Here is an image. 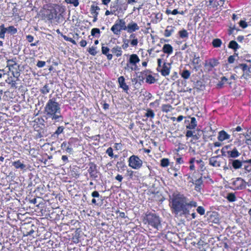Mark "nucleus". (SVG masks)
I'll return each instance as SVG.
<instances>
[{
    "label": "nucleus",
    "mask_w": 251,
    "mask_h": 251,
    "mask_svg": "<svg viewBox=\"0 0 251 251\" xmlns=\"http://www.w3.org/2000/svg\"><path fill=\"white\" fill-rule=\"evenodd\" d=\"M8 68L13 77L18 78L20 76L19 65H18L17 63H14L13 65H9Z\"/></svg>",
    "instance_id": "6e6552de"
},
{
    "label": "nucleus",
    "mask_w": 251,
    "mask_h": 251,
    "mask_svg": "<svg viewBox=\"0 0 251 251\" xmlns=\"http://www.w3.org/2000/svg\"><path fill=\"white\" fill-rule=\"evenodd\" d=\"M147 221L150 226L158 229L161 226L159 217L154 214L150 213L146 216Z\"/></svg>",
    "instance_id": "7ed1b4c3"
},
{
    "label": "nucleus",
    "mask_w": 251,
    "mask_h": 251,
    "mask_svg": "<svg viewBox=\"0 0 251 251\" xmlns=\"http://www.w3.org/2000/svg\"><path fill=\"white\" fill-rule=\"evenodd\" d=\"M7 67H9V65H13L14 63H16V62L15 61V60H14V59H12L8 60L7 61Z\"/></svg>",
    "instance_id": "e2e57ef3"
},
{
    "label": "nucleus",
    "mask_w": 251,
    "mask_h": 251,
    "mask_svg": "<svg viewBox=\"0 0 251 251\" xmlns=\"http://www.w3.org/2000/svg\"><path fill=\"white\" fill-rule=\"evenodd\" d=\"M7 32L11 34H15L17 32V29L14 26H10L6 28Z\"/></svg>",
    "instance_id": "4c0bfd02"
},
{
    "label": "nucleus",
    "mask_w": 251,
    "mask_h": 251,
    "mask_svg": "<svg viewBox=\"0 0 251 251\" xmlns=\"http://www.w3.org/2000/svg\"><path fill=\"white\" fill-rule=\"evenodd\" d=\"M109 49L107 47L102 46L101 51L102 54L106 55L108 60H110L112 59L113 55L112 54L108 53Z\"/></svg>",
    "instance_id": "b1692460"
},
{
    "label": "nucleus",
    "mask_w": 251,
    "mask_h": 251,
    "mask_svg": "<svg viewBox=\"0 0 251 251\" xmlns=\"http://www.w3.org/2000/svg\"><path fill=\"white\" fill-rule=\"evenodd\" d=\"M219 64L218 60L215 58H212L208 61H205L204 67H208L209 70L217 66Z\"/></svg>",
    "instance_id": "ddd939ff"
},
{
    "label": "nucleus",
    "mask_w": 251,
    "mask_h": 251,
    "mask_svg": "<svg viewBox=\"0 0 251 251\" xmlns=\"http://www.w3.org/2000/svg\"><path fill=\"white\" fill-rule=\"evenodd\" d=\"M218 156H213L209 158V164L211 166L215 167H219L221 166L220 162L217 160Z\"/></svg>",
    "instance_id": "aec40b11"
},
{
    "label": "nucleus",
    "mask_w": 251,
    "mask_h": 251,
    "mask_svg": "<svg viewBox=\"0 0 251 251\" xmlns=\"http://www.w3.org/2000/svg\"><path fill=\"white\" fill-rule=\"evenodd\" d=\"M230 136L225 131H220L218 133V139L220 141H223L225 140L229 139Z\"/></svg>",
    "instance_id": "6ab92c4d"
},
{
    "label": "nucleus",
    "mask_w": 251,
    "mask_h": 251,
    "mask_svg": "<svg viewBox=\"0 0 251 251\" xmlns=\"http://www.w3.org/2000/svg\"><path fill=\"white\" fill-rule=\"evenodd\" d=\"M232 164V166L235 169H240L243 165V160L241 161L238 159H229V163Z\"/></svg>",
    "instance_id": "4468645a"
},
{
    "label": "nucleus",
    "mask_w": 251,
    "mask_h": 251,
    "mask_svg": "<svg viewBox=\"0 0 251 251\" xmlns=\"http://www.w3.org/2000/svg\"><path fill=\"white\" fill-rule=\"evenodd\" d=\"M64 127L63 126H59L58 127L56 130L53 133L52 136L53 137H57L59 134L62 133L63 132L64 129Z\"/></svg>",
    "instance_id": "72a5a7b5"
},
{
    "label": "nucleus",
    "mask_w": 251,
    "mask_h": 251,
    "mask_svg": "<svg viewBox=\"0 0 251 251\" xmlns=\"http://www.w3.org/2000/svg\"><path fill=\"white\" fill-rule=\"evenodd\" d=\"M228 158H235L240 155V153L238 151L236 148H234L232 151H226Z\"/></svg>",
    "instance_id": "f3484780"
},
{
    "label": "nucleus",
    "mask_w": 251,
    "mask_h": 251,
    "mask_svg": "<svg viewBox=\"0 0 251 251\" xmlns=\"http://www.w3.org/2000/svg\"><path fill=\"white\" fill-rule=\"evenodd\" d=\"M170 205L173 213H179L184 215L190 214L189 209L197 206V202L189 200L184 195L179 193H174L170 197Z\"/></svg>",
    "instance_id": "f257e3e1"
},
{
    "label": "nucleus",
    "mask_w": 251,
    "mask_h": 251,
    "mask_svg": "<svg viewBox=\"0 0 251 251\" xmlns=\"http://www.w3.org/2000/svg\"><path fill=\"white\" fill-rule=\"evenodd\" d=\"M91 35L92 36H96V34H100V30L98 28H94L91 30Z\"/></svg>",
    "instance_id": "09e8293b"
},
{
    "label": "nucleus",
    "mask_w": 251,
    "mask_h": 251,
    "mask_svg": "<svg viewBox=\"0 0 251 251\" xmlns=\"http://www.w3.org/2000/svg\"><path fill=\"white\" fill-rule=\"evenodd\" d=\"M128 166L134 169H139L142 166L143 161L138 156L132 155L128 158Z\"/></svg>",
    "instance_id": "39448f33"
},
{
    "label": "nucleus",
    "mask_w": 251,
    "mask_h": 251,
    "mask_svg": "<svg viewBox=\"0 0 251 251\" xmlns=\"http://www.w3.org/2000/svg\"><path fill=\"white\" fill-rule=\"evenodd\" d=\"M0 38L1 39H4L5 37V33L7 32L6 28L4 27V25L3 24H2L0 26Z\"/></svg>",
    "instance_id": "f704fd0d"
},
{
    "label": "nucleus",
    "mask_w": 251,
    "mask_h": 251,
    "mask_svg": "<svg viewBox=\"0 0 251 251\" xmlns=\"http://www.w3.org/2000/svg\"><path fill=\"white\" fill-rule=\"evenodd\" d=\"M193 184L195 185V190L197 192H200L202 188L203 185V180L202 177L197 179L193 182Z\"/></svg>",
    "instance_id": "a211bd4d"
},
{
    "label": "nucleus",
    "mask_w": 251,
    "mask_h": 251,
    "mask_svg": "<svg viewBox=\"0 0 251 251\" xmlns=\"http://www.w3.org/2000/svg\"><path fill=\"white\" fill-rule=\"evenodd\" d=\"M181 75L183 78L188 79L190 76V72L187 70H185L182 72Z\"/></svg>",
    "instance_id": "79ce46f5"
},
{
    "label": "nucleus",
    "mask_w": 251,
    "mask_h": 251,
    "mask_svg": "<svg viewBox=\"0 0 251 251\" xmlns=\"http://www.w3.org/2000/svg\"><path fill=\"white\" fill-rule=\"evenodd\" d=\"M136 68L133 66H132L131 64H130L128 61H127V63L126 64V66L124 67V69L127 71H135L136 70Z\"/></svg>",
    "instance_id": "ea45409f"
},
{
    "label": "nucleus",
    "mask_w": 251,
    "mask_h": 251,
    "mask_svg": "<svg viewBox=\"0 0 251 251\" xmlns=\"http://www.w3.org/2000/svg\"><path fill=\"white\" fill-rule=\"evenodd\" d=\"M239 67L241 68L244 72H245L248 69V66L246 64H240Z\"/></svg>",
    "instance_id": "13d9d810"
},
{
    "label": "nucleus",
    "mask_w": 251,
    "mask_h": 251,
    "mask_svg": "<svg viewBox=\"0 0 251 251\" xmlns=\"http://www.w3.org/2000/svg\"><path fill=\"white\" fill-rule=\"evenodd\" d=\"M49 18L50 19H55L58 23L63 22L64 20L62 13L58 14L56 10H53V12L52 13L51 15H49Z\"/></svg>",
    "instance_id": "9d476101"
},
{
    "label": "nucleus",
    "mask_w": 251,
    "mask_h": 251,
    "mask_svg": "<svg viewBox=\"0 0 251 251\" xmlns=\"http://www.w3.org/2000/svg\"><path fill=\"white\" fill-rule=\"evenodd\" d=\"M138 39L137 38L136 39H133L131 42H130V44L132 46H136L138 44Z\"/></svg>",
    "instance_id": "680f3d73"
},
{
    "label": "nucleus",
    "mask_w": 251,
    "mask_h": 251,
    "mask_svg": "<svg viewBox=\"0 0 251 251\" xmlns=\"http://www.w3.org/2000/svg\"><path fill=\"white\" fill-rule=\"evenodd\" d=\"M195 133L194 131H193L192 130H188L187 132H186V136L187 137H193V136H194V133Z\"/></svg>",
    "instance_id": "4d7b16f0"
},
{
    "label": "nucleus",
    "mask_w": 251,
    "mask_h": 251,
    "mask_svg": "<svg viewBox=\"0 0 251 251\" xmlns=\"http://www.w3.org/2000/svg\"><path fill=\"white\" fill-rule=\"evenodd\" d=\"M171 64L169 63L165 62L163 64L162 68L159 70L163 76H166L169 75L170 72Z\"/></svg>",
    "instance_id": "f8f14e48"
},
{
    "label": "nucleus",
    "mask_w": 251,
    "mask_h": 251,
    "mask_svg": "<svg viewBox=\"0 0 251 251\" xmlns=\"http://www.w3.org/2000/svg\"><path fill=\"white\" fill-rule=\"evenodd\" d=\"M128 61L130 64L137 68V63L140 62V59L137 54H132L129 56Z\"/></svg>",
    "instance_id": "2eb2a0df"
},
{
    "label": "nucleus",
    "mask_w": 251,
    "mask_h": 251,
    "mask_svg": "<svg viewBox=\"0 0 251 251\" xmlns=\"http://www.w3.org/2000/svg\"><path fill=\"white\" fill-rule=\"evenodd\" d=\"M197 211L201 215H203L205 213V209H204V208L202 206H198L197 207Z\"/></svg>",
    "instance_id": "de8ad7c7"
},
{
    "label": "nucleus",
    "mask_w": 251,
    "mask_h": 251,
    "mask_svg": "<svg viewBox=\"0 0 251 251\" xmlns=\"http://www.w3.org/2000/svg\"><path fill=\"white\" fill-rule=\"evenodd\" d=\"M232 185L234 187V189L236 190H242L246 188V182L241 177H238L232 183Z\"/></svg>",
    "instance_id": "423d86ee"
},
{
    "label": "nucleus",
    "mask_w": 251,
    "mask_h": 251,
    "mask_svg": "<svg viewBox=\"0 0 251 251\" xmlns=\"http://www.w3.org/2000/svg\"><path fill=\"white\" fill-rule=\"evenodd\" d=\"M61 159L63 161V165H65L67 163L69 162L68 158L67 155H62L61 157Z\"/></svg>",
    "instance_id": "6e6d98bb"
},
{
    "label": "nucleus",
    "mask_w": 251,
    "mask_h": 251,
    "mask_svg": "<svg viewBox=\"0 0 251 251\" xmlns=\"http://www.w3.org/2000/svg\"><path fill=\"white\" fill-rule=\"evenodd\" d=\"M106 153L111 157L113 156V149L111 147H109L107 149Z\"/></svg>",
    "instance_id": "864d4df0"
},
{
    "label": "nucleus",
    "mask_w": 251,
    "mask_h": 251,
    "mask_svg": "<svg viewBox=\"0 0 251 251\" xmlns=\"http://www.w3.org/2000/svg\"><path fill=\"white\" fill-rule=\"evenodd\" d=\"M146 116L147 117L153 118L155 116V114L152 110L149 109H148L147 113H146Z\"/></svg>",
    "instance_id": "49530a36"
},
{
    "label": "nucleus",
    "mask_w": 251,
    "mask_h": 251,
    "mask_svg": "<svg viewBox=\"0 0 251 251\" xmlns=\"http://www.w3.org/2000/svg\"><path fill=\"white\" fill-rule=\"evenodd\" d=\"M176 162L177 164H182L184 161L182 157H178L176 158Z\"/></svg>",
    "instance_id": "338daca9"
},
{
    "label": "nucleus",
    "mask_w": 251,
    "mask_h": 251,
    "mask_svg": "<svg viewBox=\"0 0 251 251\" xmlns=\"http://www.w3.org/2000/svg\"><path fill=\"white\" fill-rule=\"evenodd\" d=\"M204 87V86L202 82L200 80H198L194 83V88L198 90H202Z\"/></svg>",
    "instance_id": "473e14b6"
},
{
    "label": "nucleus",
    "mask_w": 251,
    "mask_h": 251,
    "mask_svg": "<svg viewBox=\"0 0 251 251\" xmlns=\"http://www.w3.org/2000/svg\"><path fill=\"white\" fill-rule=\"evenodd\" d=\"M100 8L98 6L95 5L94 4L91 6L90 11L91 14L93 15V16H98L99 12L98 11L100 10Z\"/></svg>",
    "instance_id": "c85d7f7f"
},
{
    "label": "nucleus",
    "mask_w": 251,
    "mask_h": 251,
    "mask_svg": "<svg viewBox=\"0 0 251 251\" xmlns=\"http://www.w3.org/2000/svg\"><path fill=\"white\" fill-rule=\"evenodd\" d=\"M12 165L14 166L16 169H20L21 170H24L26 167L25 165L22 163L19 160L13 162Z\"/></svg>",
    "instance_id": "393cba45"
},
{
    "label": "nucleus",
    "mask_w": 251,
    "mask_h": 251,
    "mask_svg": "<svg viewBox=\"0 0 251 251\" xmlns=\"http://www.w3.org/2000/svg\"><path fill=\"white\" fill-rule=\"evenodd\" d=\"M65 1L68 4H72L75 7L79 5L78 0H65Z\"/></svg>",
    "instance_id": "a19ab883"
},
{
    "label": "nucleus",
    "mask_w": 251,
    "mask_h": 251,
    "mask_svg": "<svg viewBox=\"0 0 251 251\" xmlns=\"http://www.w3.org/2000/svg\"><path fill=\"white\" fill-rule=\"evenodd\" d=\"M50 88L49 84H46L43 87L40 89V92L44 95H46L50 92Z\"/></svg>",
    "instance_id": "7c9ffc66"
},
{
    "label": "nucleus",
    "mask_w": 251,
    "mask_h": 251,
    "mask_svg": "<svg viewBox=\"0 0 251 251\" xmlns=\"http://www.w3.org/2000/svg\"><path fill=\"white\" fill-rule=\"evenodd\" d=\"M45 65H46V62L45 61L39 60L37 63L36 66L38 68H42V67H44L45 66Z\"/></svg>",
    "instance_id": "5fc2aeb1"
},
{
    "label": "nucleus",
    "mask_w": 251,
    "mask_h": 251,
    "mask_svg": "<svg viewBox=\"0 0 251 251\" xmlns=\"http://www.w3.org/2000/svg\"><path fill=\"white\" fill-rule=\"evenodd\" d=\"M34 121L37 123H39L42 126H45V120L42 118H37Z\"/></svg>",
    "instance_id": "8fccbe9b"
},
{
    "label": "nucleus",
    "mask_w": 251,
    "mask_h": 251,
    "mask_svg": "<svg viewBox=\"0 0 251 251\" xmlns=\"http://www.w3.org/2000/svg\"><path fill=\"white\" fill-rule=\"evenodd\" d=\"M161 63H162V59L160 58L157 59V65L158 67L157 70L158 71H159L160 69L161 68Z\"/></svg>",
    "instance_id": "052dcab7"
},
{
    "label": "nucleus",
    "mask_w": 251,
    "mask_h": 251,
    "mask_svg": "<svg viewBox=\"0 0 251 251\" xmlns=\"http://www.w3.org/2000/svg\"><path fill=\"white\" fill-rule=\"evenodd\" d=\"M169 165V160L168 158H163L161 160V166L166 167Z\"/></svg>",
    "instance_id": "37998d69"
},
{
    "label": "nucleus",
    "mask_w": 251,
    "mask_h": 251,
    "mask_svg": "<svg viewBox=\"0 0 251 251\" xmlns=\"http://www.w3.org/2000/svg\"><path fill=\"white\" fill-rule=\"evenodd\" d=\"M162 51L164 53L170 55L173 52V48L170 44H166L162 48Z\"/></svg>",
    "instance_id": "4be33fe9"
},
{
    "label": "nucleus",
    "mask_w": 251,
    "mask_h": 251,
    "mask_svg": "<svg viewBox=\"0 0 251 251\" xmlns=\"http://www.w3.org/2000/svg\"><path fill=\"white\" fill-rule=\"evenodd\" d=\"M212 45L215 48H219L222 45V41L221 39L216 38L213 40L212 41Z\"/></svg>",
    "instance_id": "c9c22d12"
},
{
    "label": "nucleus",
    "mask_w": 251,
    "mask_h": 251,
    "mask_svg": "<svg viewBox=\"0 0 251 251\" xmlns=\"http://www.w3.org/2000/svg\"><path fill=\"white\" fill-rule=\"evenodd\" d=\"M155 81V78L151 75H149L146 78V82L150 84L154 83Z\"/></svg>",
    "instance_id": "c03bdc74"
},
{
    "label": "nucleus",
    "mask_w": 251,
    "mask_h": 251,
    "mask_svg": "<svg viewBox=\"0 0 251 251\" xmlns=\"http://www.w3.org/2000/svg\"><path fill=\"white\" fill-rule=\"evenodd\" d=\"M88 52L89 53L92 55L95 56L97 54V51H96V48L94 47H92L90 48Z\"/></svg>",
    "instance_id": "3c124183"
},
{
    "label": "nucleus",
    "mask_w": 251,
    "mask_h": 251,
    "mask_svg": "<svg viewBox=\"0 0 251 251\" xmlns=\"http://www.w3.org/2000/svg\"><path fill=\"white\" fill-rule=\"evenodd\" d=\"M118 81L120 88H122L125 92H127L129 89L128 86L125 82V79L123 76H120Z\"/></svg>",
    "instance_id": "dca6fc26"
},
{
    "label": "nucleus",
    "mask_w": 251,
    "mask_h": 251,
    "mask_svg": "<svg viewBox=\"0 0 251 251\" xmlns=\"http://www.w3.org/2000/svg\"><path fill=\"white\" fill-rule=\"evenodd\" d=\"M26 39L29 42L31 43L33 41L34 38L32 35H28L26 36Z\"/></svg>",
    "instance_id": "0e129e2a"
},
{
    "label": "nucleus",
    "mask_w": 251,
    "mask_h": 251,
    "mask_svg": "<svg viewBox=\"0 0 251 251\" xmlns=\"http://www.w3.org/2000/svg\"><path fill=\"white\" fill-rule=\"evenodd\" d=\"M125 25L126 22L124 19H118L111 27V30L114 34L119 35L122 30H125Z\"/></svg>",
    "instance_id": "20e7f679"
},
{
    "label": "nucleus",
    "mask_w": 251,
    "mask_h": 251,
    "mask_svg": "<svg viewBox=\"0 0 251 251\" xmlns=\"http://www.w3.org/2000/svg\"><path fill=\"white\" fill-rule=\"evenodd\" d=\"M115 179L118 181L121 182L123 179V177L122 175L118 174L115 177Z\"/></svg>",
    "instance_id": "69168bd1"
},
{
    "label": "nucleus",
    "mask_w": 251,
    "mask_h": 251,
    "mask_svg": "<svg viewBox=\"0 0 251 251\" xmlns=\"http://www.w3.org/2000/svg\"><path fill=\"white\" fill-rule=\"evenodd\" d=\"M111 52L116 54L117 57L121 56L122 54V50L121 47L116 46L113 47L111 50Z\"/></svg>",
    "instance_id": "bb28decb"
},
{
    "label": "nucleus",
    "mask_w": 251,
    "mask_h": 251,
    "mask_svg": "<svg viewBox=\"0 0 251 251\" xmlns=\"http://www.w3.org/2000/svg\"><path fill=\"white\" fill-rule=\"evenodd\" d=\"M88 172L91 177L94 178H96L98 177L97 166L96 164L93 163H90L89 164V168L88 170Z\"/></svg>",
    "instance_id": "9b49d317"
},
{
    "label": "nucleus",
    "mask_w": 251,
    "mask_h": 251,
    "mask_svg": "<svg viewBox=\"0 0 251 251\" xmlns=\"http://www.w3.org/2000/svg\"><path fill=\"white\" fill-rule=\"evenodd\" d=\"M175 27L172 26H168L164 31V36L166 37H169L174 32Z\"/></svg>",
    "instance_id": "5701e85b"
},
{
    "label": "nucleus",
    "mask_w": 251,
    "mask_h": 251,
    "mask_svg": "<svg viewBox=\"0 0 251 251\" xmlns=\"http://www.w3.org/2000/svg\"><path fill=\"white\" fill-rule=\"evenodd\" d=\"M228 47L230 49H233L235 51H236L238 49L240 48V46L236 41L234 40H232L229 42Z\"/></svg>",
    "instance_id": "cd10ccee"
},
{
    "label": "nucleus",
    "mask_w": 251,
    "mask_h": 251,
    "mask_svg": "<svg viewBox=\"0 0 251 251\" xmlns=\"http://www.w3.org/2000/svg\"><path fill=\"white\" fill-rule=\"evenodd\" d=\"M235 61V55H230L228 58V62L229 63H233Z\"/></svg>",
    "instance_id": "bf43d9fd"
},
{
    "label": "nucleus",
    "mask_w": 251,
    "mask_h": 251,
    "mask_svg": "<svg viewBox=\"0 0 251 251\" xmlns=\"http://www.w3.org/2000/svg\"><path fill=\"white\" fill-rule=\"evenodd\" d=\"M179 35L181 38H187L188 37V33L186 30L183 29L179 31Z\"/></svg>",
    "instance_id": "58836bf2"
},
{
    "label": "nucleus",
    "mask_w": 251,
    "mask_h": 251,
    "mask_svg": "<svg viewBox=\"0 0 251 251\" xmlns=\"http://www.w3.org/2000/svg\"><path fill=\"white\" fill-rule=\"evenodd\" d=\"M244 169L248 172H251V159L243 160Z\"/></svg>",
    "instance_id": "a878e982"
},
{
    "label": "nucleus",
    "mask_w": 251,
    "mask_h": 251,
    "mask_svg": "<svg viewBox=\"0 0 251 251\" xmlns=\"http://www.w3.org/2000/svg\"><path fill=\"white\" fill-rule=\"evenodd\" d=\"M226 199L229 201L230 202H233L236 200L235 194L232 193L228 194L226 196Z\"/></svg>",
    "instance_id": "e433bc0d"
},
{
    "label": "nucleus",
    "mask_w": 251,
    "mask_h": 251,
    "mask_svg": "<svg viewBox=\"0 0 251 251\" xmlns=\"http://www.w3.org/2000/svg\"><path fill=\"white\" fill-rule=\"evenodd\" d=\"M125 30H126L128 33H130L139 30V26L136 23L133 22H131L127 25V26L125 25Z\"/></svg>",
    "instance_id": "1a4fd4ad"
},
{
    "label": "nucleus",
    "mask_w": 251,
    "mask_h": 251,
    "mask_svg": "<svg viewBox=\"0 0 251 251\" xmlns=\"http://www.w3.org/2000/svg\"><path fill=\"white\" fill-rule=\"evenodd\" d=\"M201 60L200 57L197 56L196 54H194L193 59L192 61V64L195 66L194 68L197 70V68L200 63Z\"/></svg>",
    "instance_id": "c756f323"
},
{
    "label": "nucleus",
    "mask_w": 251,
    "mask_h": 251,
    "mask_svg": "<svg viewBox=\"0 0 251 251\" xmlns=\"http://www.w3.org/2000/svg\"><path fill=\"white\" fill-rule=\"evenodd\" d=\"M172 109V106L168 104H164L162 106V110L163 112H168Z\"/></svg>",
    "instance_id": "a18cd8bd"
},
{
    "label": "nucleus",
    "mask_w": 251,
    "mask_h": 251,
    "mask_svg": "<svg viewBox=\"0 0 251 251\" xmlns=\"http://www.w3.org/2000/svg\"><path fill=\"white\" fill-rule=\"evenodd\" d=\"M128 47V40H126L124 41V44L122 45V47L124 49H126Z\"/></svg>",
    "instance_id": "774afa93"
},
{
    "label": "nucleus",
    "mask_w": 251,
    "mask_h": 251,
    "mask_svg": "<svg viewBox=\"0 0 251 251\" xmlns=\"http://www.w3.org/2000/svg\"><path fill=\"white\" fill-rule=\"evenodd\" d=\"M197 125V124L196 118L195 117H192L191 118V123L189 126H187V128L193 129L196 127Z\"/></svg>",
    "instance_id": "2f4dec72"
},
{
    "label": "nucleus",
    "mask_w": 251,
    "mask_h": 251,
    "mask_svg": "<svg viewBox=\"0 0 251 251\" xmlns=\"http://www.w3.org/2000/svg\"><path fill=\"white\" fill-rule=\"evenodd\" d=\"M61 148L63 150H65L68 153L72 154L73 151V148L70 146V143H67L66 142H63L61 145Z\"/></svg>",
    "instance_id": "412c9836"
},
{
    "label": "nucleus",
    "mask_w": 251,
    "mask_h": 251,
    "mask_svg": "<svg viewBox=\"0 0 251 251\" xmlns=\"http://www.w3.org/2000/svg\"><path fill=\"white\" fill-rule=\"evenodd\" d=\"M239 24L240 26L243 28H245L248 26V24L245 21L241 20L239 22Z\"/></svg>",
    "instance_id": "603ef678"
},
{
    "label": "nucleus",
    "mask_w": 251,
    "mask_h": 251,
    "mask_svg": "<svg viewBox=\"0 0 251 251\" xmlns=\"http://www.w3.org/2000/svg\"><path fill=\"white\" fill-rule=\"evenodd\" d=\"M91 196L94 198L91 201L92 204L95 205H100L102 204L103 199L98 191H95L93 192L91 194Z\"/></svg>",
    "instance_id": "0eeeda50"
},
{
    "label": "nucleus",
    "mask_w": 251,
    "mask_h": 251,
    "mask_svg": "<svg viewBox=\"0 0 251 251\" xmlns=\"http://www.w3.org/2000/svg\"><path fill=\"white\" fill-rule=\"evenodd\" d=\"M44 113L46 120L51 119L54 122H62L63 117L61 115L60 104L56 101L55 98L50 99L44 108Z\"/></svg>",
    "instance_id": "f03ea898"
}]
</instances>
